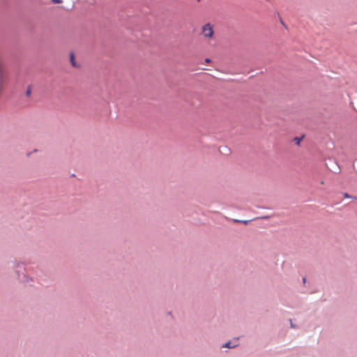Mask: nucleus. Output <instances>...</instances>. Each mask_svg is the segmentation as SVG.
<instances>
[{"label":"nucleus","instance_id":"obj_1","mask_svg":"<svg viewBox=\"0 0 357 357\" xmlns=\"http://www.w3.org/2000/svg\"><path fill=\"white\" fill-rule=\"evenodd\" d=\"M201 34L204 38L211 39L214 35L213 26L210 23L202 26Z\"/></svg>","mask_w":357,"mask_h":357},{"label":"nucleus","instance_id":"obj_2","mask_svg":"<svg viewBox=\"0 0 357 357\" xmlns=\"http://www.w3.org/2000/svg\"><path fill=\"white\" fill-rule=\"evenodd\" d=\"M236 346V344H231V342H227L224 346L223 347H227V348H234Z\"/></svg>","mask_w":357,"mask_h":357},{"label":"nucleus","instance_id":"obj_3","mask_svg":"<svg viewBox=\"0 0 357 357\" xmlns=\"http://www.w3.org/2000/svg\"><path fill=\"white\" fill-rule=\"evenodd\" d=\"M70 62H71V64L73 66H75V56H74V54L73 53L70 54Z\"/></svg>","mask_w":357,"mask_h":357},{"label":"nucleus","instance_id":"obj_4","mask_svg":"<svg viewBox=\"0 0 357 357\" xmlns=\"http://www.w3.org/2000/svg\"><path fill=\"white\" fill-rule=\"evenodd\" d=\"M301 140V138H298V137H296V138H295V141L296 142V144H297L298 145H299V144H300Z\"/></svg>","mask_w":357,"mask_h":357},{"label":"nucleus","instance_id":"obj_5","mask_svg":"<svg viewBox=\"0 0 357 357\" xmlns=\"http://www.w3.org/2000/svg\"><path fill=\"white\" fill-rule=\"evenodd\" d=\"M30 93H31V89H30V88H28L26 91V94L27 96H29L30 95Z\"/></svg>","mask_w":357,"mask_h":357},{"label":"nucleus","instance_id":"obj_6","mask_svg":"<svg viewBox=\"0 0 357 357\" xmlns=\"http://www.w3.org/2000/svg\"><path fill=\"white\" fill-rule=\"evenodd\" d=\"M52 2L55 3H60L62 2V0H52Z\"/></svg>","mask_w":357,"mask_h":357},{"label":"nucleus","instance_id":"obj_7","mask_svg":"<svg viewBox=\"0 0 357 357\" xmlns=\"http://www.w3.org/2000/svg\"><path fill=\"white\" fill-rule=\"evenodd\" d=\"M343 196H344L345 198H349V197H350V196H349L347 193H344V194H343Z\"/></svg>","mask_w":357,"mask_h":357},{"label":"nucleus","instance_id":"obj_8","mask_svg":"<svg viewBox=\"0 0 357 357\" xmlns=\"http://www.w3.org/2000/svg\"><path fill=\"white\" fill-rule=\"evenodd\" d=\"M238 222H240L239 220H237ZM241 222L244 223V224H248V222H249V220H243V221H241Z\"/></svg>","mask_w":357,"mask_h":357},{"label":"nucleus","instance_id":"obj_9","mask_svg":"<svg viewBox=\"0 0 357 357\" xmlns=\"http://www.w3.org/2000/svg\"><path fill=\"white\" fill-rule=\"evenodd\" d=\"M205 61H206V63H209V62L211 61V60H210V59H205Z\"/></svg>","mask_w":357,"mask_h":357},{"label":"nucleus","instance_id":"obj_10","mask_svg":"<svg viewBox=\"0 0 357 357\" xmlns=\"http://www.w3.org/2000/svg\"><path fill=\"white\" fill-rule=\"evenodd\" d=\"M291 326L292 328H294V326L293 325V324H292L291 322Z\"/></svg>","mask_w":357,"mask_h":357},{"label":"nucleus","instance_id":"obj_11","mask_svg":"<svg viewBox=\"0 0 357 357\" xmlns=\"http://www.w3.org/2000/svg\"><path fill=\"white\" fill-rule=\"evenodd\" d=\"M303 281L304 283L305 282V278L303 279Z\"/></svg>","mask_w":357,"mask_h":357}]
</instances>
